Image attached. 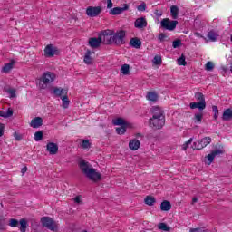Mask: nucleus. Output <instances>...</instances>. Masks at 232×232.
I'll return each instance as SVG.
<instances>
[{
  "instance_id": "a878e982",
  "label": "nucleus",
  "mask_w": 232,
  "mask_h": 232,
  "mask_svg": "<svg viewBox=\"0 0 232 232\" xmlns=\"http://www.w3.org/2000/svg\"><path fill=\"white\" fill-rule=\"evenodd\" d=\"M14 115V111L12 109H7V111H0V117H4V119H8V117H12Z\"/></svg>"
},
{
  "instance_id": "2f4dec72",
  "label": "nucleus",
  "mask_w": 232,
  "mask_h": 232,
  "mask_svg": "<svg viewBox=\"0 0 232 232\" xmlns=\"http://www.w3.org/2000/svg\"><path fill=\"white\" fill-rule=\"evenodd\" d=\"M145 204H147V206H153V204H155L156 200L154 197L151 196H147L144 199Z\"/></svg>"
},
{
  "instance_id": "3c124183",
  "label": "nucleus",
  "mask_w": 232,
  "mask_h": 232,
  "mask_svg": "<svg viewBox=\"0 0 232 232\" xmlns=\"http://www.w3.org/2000/svg\"><path fill=\"white\" fill-rule=\"evenodd\" d=\"M189 232H209V231L204 228H191Z\"/></svg>"
},
{
  "instance_id": "1a4fd4ad",
  "label": "nucleus",
  "mask_w": 232,
  "mask_h": 232,
  "mask_svg": "<svg viewBox=\"0 0 232 232\" xmlns=\"http://www.w3.org/2000/svg\"><path fill=\"white\" fill-rule=\"evenodd\" d=\"M102 12V7L101 6H89L86 9V14L88 17H98V15Z\"/></svg>"
},
{
  "instance_id": "4c0bfd02",
  "label": "nucleus",
  "mask_w": 232,
  "mask_h": 232,
  "mask_svg": "<svg viewBox=\"0 0 232 232\" xmlns=\"http://www.w3.org/2000/svg\"><path fill=\"white\" fill-rule=\"evenodd\" d=\"M43 137H44V134H43V131H41V130L36 131L34 133V140L36 142H40V140H43Z\"/></svg>"
},
{
  "instance_id": "39448f33",
  "label": "nucleus",
  "mask_w": 232,
  "mask_h": 232,
  "mask_svg": "<svg viewBox=\"0 0 232 232\" xmlns=\"http://www.w3.org/2000/svg\"><path fill=\"white\" fill-rule=\"evenodd\" d=\"M100 37H102V43H103V44H113V31H102V34H100Z\"/></svg>"
},
{
  "instance_id": "13d9d810",
  "label": "nucleus",
  "mask_w": 232,
  "mask_h": 232,
  "mask_svg": "<svg viewBox=\"0 0 232 232\" xmlns=\"http://www.w3.org/2000/svg\"><path fill=\"white\" fill-rule=\"evenodd\" d=\"M74 202H75L76 204H81V197H80V196L75 197V198H74Z\"/></svg>"
},
{
  "instance_id": "aec40b11",
  "label": "nucleus",
  "mask_w": 232,
  "mask_h": 232,
  "mask_svg": "<svg viewBox=\"0 0 232 232\" xmlns=\"http://www.w3.org/2000/svg\"><path fill=\"white\" fill-rule=\"evenodd\" d=\"M14 64H15V60H11L10 63H5L2 68V73H9L10 71L14 68Z\"/></svg>"
},
{
  "instance_id": "603ef678",
  "label": "nucleus",
  "mask_w": 232,
  "mask_h": 232,
  "mask_svg": "<svg viewBox=\"0 0 232 232\" xmlns=\"http://www.w3.org/2000/svg\"><path fill=\"white\" fill-rule=\"evenodd\" d=\"M166 37H168L166 34H160V35H159V41H160V43H163V41L166 39Z\"/></svg>"
},
{
  "instance_id": "49530a36",
  "label": "nucleus",
  "mask_w": 232,
  "mask_h": 232,
  "mask_svg": "<svg viewBox=\"0 0 232 232\" xmlns=\"http://www.w3.org/2000/svg\"><path fill=\"white\" fill-rule=\"evenodd\" d=\"M212 111L214 112V119L217 121L218 119V107L214 105L212 107Z\"/></svg>"
},
{
  "instance_id": "69168bd1",
  "label": "nucleus",
  "mask_w": 232,
  "mask_h": 232,
  "mask_svg": "<svg viewBox=\"0 0 232 232\" xmlns=\"http://www.w3.org/2000/svg\"><path fill=\"white\" fill-rule=\"evenodd\" d=\"M179 59H185L184 54H182Z\"/></svg>"
},
{
  "instance_id": "9b49d317",
  "label": "nucleus",
  "mask_w": 232,
  "mask_h": 232,
  "mask_svg": "<svg viewBox=\"0 0 232 232\" xmlns=\"http://www.w3.org/2000/svg\"><path fill=\"white\" fill-rule=\"evenodd\" d=\"M55 81V74L53 72H44L42 77V82L44 84H50L51 82H53Z\"/></svg>"
},
{
  "instance_id": "37998d69",
  "label": "nucleus",
  "mask_w": 232,
  "mask_h": 232,
  "mask_svg": "<svg viewBox=\"0 0 232 232\" xmlns=\"http://www.w3.org/2000/svg\"><path fill=\"white\" fill-rule=\"evenodd\" d=\"M6 227V220L5 219V218L0 217V230L3 231L5 229Z\"/></svg>"
},
{
  "instance_id": "f257e3e1",
  "label": "nucleus",
  "mask_w": 232,
  "mask_h": 232,
  "mask_svg": "<svg viewBox=\"0 0 232 232\" xmlns=\"http://www.w3.org/2000/svg\"><path fill=\"white\" fill-rule=\"evenodd\" d=\"M79 168L82 173H83L87 179H90V180H92L93 182H98V180H101V173L97 172V170H95V169H93L92 164H90L88 161L84 160H80Z\"/></svg>"
},
{
  "instance_id": "f704fd0d",
  "label": "nucleus",
  "mask_w": 232,
  "mask_h": 232,
  "mask_svg": "<svg viewBox=\"0 0 232 232\" xmlns=\"http://www.w3.org/2000/svg\"><path fill=\"white\" fill-rule=\"evenodd\" d=\"M195 99L198 102H206V99L204 98V94L202 92H196Z\"/></svg>"
},
{
  "instance_id": "dca6fc26",
  "label": "nucleus",
  "mask_w": 232,
  "mask_h": 232,
  "mask_svg": "<svg viewBox=\"0 0 232 232\" xmlns=\"http://www.w3.org/2000/svg\"><path fill=\"white\" fill-rule=\"evenodd\" d=\"M43 122H44L43 118L35 117L31 121L30 126L31 128H41V126L43 125Z\"/></svg>"
},
{
  "instance_id": "a211bd4d",
  "label": "nucleus",
  "mask_w": 232,
  "mask_h": 232,
  "mask_svg": "<svg viewBox=\"0 0 232 232\" xmlns=\"http://www.w3.org/2000/svg\"><path fill=\"white\" fill-rule=\"evenodd\" d=\"M190 108L191 110H196V108H198V110L202 111V110H206V102H191Z\"/></svg>"
},
{
  "instance_id": "412c9836",
  "label": "nucleus",
  "mask_w": 232,
  "mask_h": 232,
  "mask_svg": "<svg viewBox=\"0 0 232 232\" xmlns=\"http://www.w3.org/2000/svg\"><path fill=\"white\" fill-rule=\"evenodd\" d=\"M53 93L54 95H56V97H61V95H68V90L58 88V87H54L53 89Z\"/></svg>"
},
{
  "instance_id": "bb28decb",
  "label": "nucleus",
  "mask_w": 232,
  "mask_h": 232,
  "mask_svg": "<svg viewBox=\"0 0 232 232\" xmlns=\"http://www.w3.org/2000/svg\"><path fill=\"white\" fill-rule=\"evenodd\" d=\"M161 211H169L171 209V203L169 201H163L160 205Z\"/></svg>"
},
{
  "instance_id": "680f3d73",
  "label": "nucleus",
  "mask_w": 232,
  "mask_h": 232,
  "mask_svg": "<svg viewBox=\"0 0 232 232\" xmlns=\"http://www.w3.org/2000/svg\"><path fill=\"white\" fill-rule=\"evenodd\" d=\"M198 202V199L197 198H192V204H197Z\"/></svg>"
},
{
  "instance_id": "6ab92c4d",
  "label": "nucleus",
  "mask_w": 232,
  "mask_h": 232,
  "mask_svg": "<svg viewBox=\"0 0 232 232\" xmlns=\"http://www.w3.org/2000/svg\"><path fill=\"white\" fill-rule=\"evenodd\" d=\"M129 148L130 150H132V151H137V150L140 148V141L137 139L131 140L129 142Z\"/></svg>"
},
{
  "instance_id": "4d7b16f0",
  "label": "nucleus",
  "mask_w": 232,
  "mask_h": 232,
  "mask_svg": "<svg viewBox=\"0 0 232 232\" xmlns=\"http://www.w3.org/2000/svg\"><path fill=\"white\" fill-rule=\"evenodd\" d=\"M107 8H113V3L111 0H107Z\"/></svg>"
},
{
  "instance_id": "2eb2a0df",
  "label": "nucleus",
  "mask_w": 232,
  "mask_h": 232,
  "mask_svg": "<svg viewBox=\"0 0 232 232\" xmlns=\"http://www.w3.org/2000/svg\"><path fill=\"white\" fill-rule=\"evenodd\" d=\"M134 26L135 28H138V30H142V28L148 26V21H146V18L144 17H140L135 20Z\"/></svg>"
},
{
  "instance_id": "cd10ccee",
  "label": "nucleus",
  "mask_w": 232,
  "mask_h": 232,
  "mask_svg": "<svg viewBox=\"0 0 232 232\" xmlns=\"http://www.w3.org/2000/svg\"><path fill=\"white\" fill-rule=\"evenodd\" d=\"M203 117H204V114H202L201 112L196 113L193 118L195 124H201Z\"/></svg>"
},
{
  "instance_id": "0e129e2a",
  "label": "nucleus",
  "mask_w": 232,
  "mask_h": 232,
  "mask_svg": "<svg viewBox=\"0 0 232 232\" xmlns=\"http://www.w3.org/2000/svg\"><path fill=\"white\" fill-rule=\"evenodd\" d=\"M223 72H227V67H222Z\"/></svg>"
},
{
  "instance_id": "09e8293b",
  "label": "nucleus",
  "mask_w": 232,
  "mask_h": 232,
  "mask_svg": "<svg viewBox=\"0 0 232 232\" xmlns=\"http://www.w3.org/2000/svg\"><path fill=\"white\" fill-rule=\"evenodd\" d=\"M162 64V59L152 60V66H160Z\"/></svg>"
},
{
  "instance_id": "de8ad7c7",
  "label": "nucleus",
  "mask_w": 232,
  "mask_h": 232,
  "mask_svg": "<svg viewBox=\"0 0 232 232\" xmlns=\"http://www.w3.org/2000/svg\"><path fill=\"white\" fill-rule=\"evenodd\" d=\"M137 10H139V12H146V3L143 2L138 5Z\"/></svg>"
},
{
  "instance_id": "72a5a7b5",
  "label": "nucleus",
  "mask_w": 232,
  "mask_h": 232,
  "mask_svg": "<svg viewBox=\"0 0 232 232\" xmlns=\"http://www.w3.org/2000/svg\"><path fill=\"white\" fill-rule=\"evenodd\" d=\"M207 37L209 39V41L215 43V41H217V33L215 31H210L208 33Z\"/></svg>"
},
{
  "instance_id": "0eeeda50",
  "label": "nucleus",
  "mask_w": 232,
  "mask_h": 232,
  "mask_svg": "<svg viewBox=\"0 0 232 232\" xmlns=\"http://www.w3.org/2000/svg\"><path fill=\"white\" fill-rule=\"evenodd\" d=\"M166 120L164 118H150L149 121V124L151 128H155L156 130H160L162 126H164Z\"/></svg>"
},
{
  "instance_id": "7c9ffc66",
  "label": "nucleus",
  "mask_w": 232,
  "mask_h": 232,
  "mask_svg": "<svg viewBox=\"0 0 232 232\" xmlns=\"http://www.w3.org/2000/svg\"><path fill=\"white\" fill-rule=\"evenodd\" d=\"M121 73L123 75H130V64H123L121 68Z\"/></svg>"
},
{
  "instance_id": "e2e57ef3",
  "label": "nucleus",
  "mask_w": 232,
  "mask_h": 232,
  "mask_svg": "<svg viewBox=\"0 0 232 232\" xmlns=\"http://www.w3.org/2000/svg\"><path fill=\"white\" fill-rule=\"evenodd\" d=\"M153 59H162V56L157 54V55H155V56L153 57Z\"/></svg>"
},
{
  "instance_id": "c9c22d12",
  "label": "nucleus",
  "mask_w": 232,
  "mask_h": 232,
  "mask_svg": "<svg viewBox=\"0 0 232 232\" xmlns=\"http://www.w3.org/2000/svg\"><path fill=\"white\" fill-rule=\"evenodd\" d=\"M28 227V223L24 219L20 220V231L26 232V227Z\"/></svg>"
},
{
  "instance_id": "774afa93",
  "label": "nucleus",
  "mask_w": 232,
  "mask_h": 232,
  "mask_svg": "<svg viewBox=\"0 0 232 232\" xmlns=\"http://www.w3.org/2000/svg\"><path fill=\"white\" fill-rule=\"evenodd\" d=\"M16 139V140H21V138H19V137H17V138H15Z\"/></svg>"
},
{
  "instance_id": "c756f323",
  "label": "nucleus",
  "mask_w": 232,
  "mask_h": 232,
  "mask_svg": "<svg viewBox=\"0 0 232 232\" xmlns=\"http://www.w3.org/2000/svg\"><path fill=\"white\" fill-rule=\"evenodd\" d=\"M81 148L82 150H90L92 148V143H90L89 140H82Z\"/></svg>"
},
{
  "instance_id": "6e6552de",
  "label": "nucleus",
  "mask_w": 232,
  "mask_h": 232,
  "mask_svg": "<svg viewBox=\"0 0 232 232\" xmlns=\"http://www.w3.org/2000/svg\"><path fill=\"white\" fill-rule=\"evenodd\" d=\"M208 144H211V138L210 137H205L201 139L200 140L194 142L193 144V150H204Z\"/></svg>"
},
{
  "instance_id": "f03ea898",
  "label": "nucleus",
  "mask_w": 232,
  "mask_h": 232,
  "mask_svg": "<svg viewBox=\"0 0 232 232\" xmlns=\"http://www.w3.org/2000/svg\"><path fill=\"white\" fill-rule=\"evenodd\" d=\"M41 223L44 227H46L50 231H57L59 226L55 220L52 219L50 217H43L41 218Z\"/></svg>"
},
{
  "instance_id": "ea45409f",
  "label": "nucleus",
  "mask_w": 232,
  "mask_h": 232,
  "mask_svg": "<svg viewBox=\"0 0 232 232\" xmlns=\"http://www.w3.org/2000/svg\"><path fill=\"white\" fill-rule=\"evenodd\" d=\"M15 89H7L6 93H8L10 99H15L17 94L15 93Z\"/></svg>"
},
{
  "instance_id": "f8f14e48",
  "label": "nucleus",
  "mask_w": 232,
  "mask_h": 232,
  "mask_svg": "<svg viewBox=\"0 0 232 232\" xmlns=\"http://www.w3.org/2000/svg\"><path fill=\"white\" fill-rule=\"evenodd\" d=\"M46 151H48L50 155H57L59 151V145L54 142H49L46 145Z\"/></svg>"
},
{
  "instance_id": "864d4df0",
  "label": "nucleus",
  "mask_w": 232,
  "mask_h": 232,
  "mask_svg": "<svg viewBox=\"0 0 232 232\" xmlns=\"http://www.w3.org/2000/svg\"><path fill=\"white\" fill-rule=\"evenodd\" d=\"M92 52L91 51H87L85 55H84V59H92Z\"/></svg>"
},
{
  "instance_id": "4be33fe9",
  "label": "nucleus",
  "mask_w": 232,
  "mask_h": 232,
  "mask_svg": "<svg viewBox=\"0 0 232 232\" xmlns=\"http://www.w3.org/2000/svg\"><path fill=\"white\" fill-rule=\"evenodd\" d=\"M147 101H150V102H157L159 101V95L155 92H150L146 95Z\"/></svg>"
},
{
  "instance_id": "bf43d9fd",
  "label": "nucleus",
  "mask_w": 232,
  "mask_h": 232,
  "mask_svg": "<svg viewBox=\"0 0 232 232\" xmlns=\"http://www.w3.org/2000/svg\"><path fill=\"white\" fill-rule=\"evenodd\" d=\"M154 14L156 17H162V13H160L159 10H156Z\"/></svg>"
},
{
  "instance_id": "7ed1b4c3",
  "label": "nucleus",
  "mask_w": 232,
  "mask_h": 232,
  "mask_svg": "<svg viewBox=\"0 0 232 232\" xmlns=\"http://www.w3.org/2000/svg\"><path fill=\"white\" fill-rule=\"evenodd\" d=\"M112 39L114 44H125L126 41H124V39H126V31L120 30L116 33L112 31Z\"/></svg>"
},
{
  "instance_id": "338daca9",
  "label": "nucleus",
  "mask_w": 232,
  "mask_h": 232,
  "mask_svg": "<svg viewBox=\"0 0 232 232\" xmlns=\"http://www.w3.org/2000/svg\"><path fill=\"white\" fill-rule=\"evenodd\" d=\"M16 139V140H21V138H19V137H17V138H15Z\"/></svg>"
},
{
  "instance_id": "473e14b6",
  "label": "nucleus",
  "mask_w": 232,
  "mask_h": 232,
  "mask_svg": "<svg viewBox=\"0 0 232 232\" xmlns=\"http://www.w3.org/2000/svg\"><path fill=\"white\" fill-rule=\"evenodd\" d=\"M112 124H114V126H126V121H124L122 118H118L112 121Z\"/></svg>"
},
{
  "instance_id": "f3484780",
  "label": "nucleus",
  "mask_w": 232,
  "mask_h": 232,
  "mask_svg": "<svg viewBox=\"0 0 232 232\" xmlns=\"http://www.w3.org/2000/svg\"><path fill=\"white\" fill-rule=\"evenodd\" d=\"M224 152L222 151V150H213L210 154H208L207 156V159H208V165L211 164L213 162V160H215V157L217 155H222Z\"/></svg>"
},
{
  "instance_id": "e433bc0d",
  "label": "nucleus",
  "mask_w": 232,
  "mask_h": 232,
  "mask_svg": "<svg viewBox=\"0 0 232 232\" xmlns=\"http://www.w3.org/2000/svg\"><path fill=\"white\" fill-rule=\"evenodd\" d=\"M215 69V63L213 62H208L205 65V70L207 72H213Z\"/></svg>"
},
{
  "instance_id": "58836bf2",
  "label": "nucleus",
  "mask_w": 232,
  "mask_h": 232,
  "mask_svg": "<svg viewBox=\"0 0 232 232\" xmlns=\"http://www.w3.org/2000/svg\"><path fill=\"white\" fill-rule=\"evenodd\" d=\"M116 133H118V135H124L126 133V125L116 128Z\"/></svg>"
},
{
  "instance_id": "052dcab7",
  "label": "nucleus",
  "mask_w": 232,
  "mask_h": 232,
  "mask_svg": "<svg viewBox=\"0 0 232 232\" xmlns=\"http://www.w3.org/2000/svg\"><path fill=\"white\" fill-rule=\"evenodd\" d=\"M26 171H28V168L24 167V168L22 169V170H21V173H22L23 175H24V173H26Z\"/></svg>"
},
{
  "instance_id": "6e6d98bb",
  "label": "nucleus",
  "mask_w": 232,
  "mask_h": 232,
  "mask_svg": "<svg viewBox=\"0 0 232 232\" xmlns=\"http://www.w3.org/2000/svg\"><path fill=\"white\" fill-rule=\"evenodd\" d=\"M83 63H85V64H92L93 59H84Z\"/></svg>"
},
{
  "instance_id": "9d476101",
  "label": "nucleus",
  "mask_w": 232,
  "mask_h": 232,
  "mask_svg": "<svg viewBox=\"0 0 232 232\" xmlns=\"http://www.w3.org/2000/svg\"><path fill=\"white\" fill-rule=\"evenodd\" d=\"M130 9V5L125 4L123 7H114L109 11L110 15H121L123 12Z\"/></svg>"
},
{
  "instance_id": "a18cd8bd",
  "label": "nucleus",
  "mask_w": 232,
  "mask_h": 232,
  "mask_svg": "<svg viewBox=\"0 0 232 232\" xmlns=\"http://www.w3.org/2000/svg\"><path fill=\"white\" fill-rule=\"evenodd\" d=\"M182 45V41L180 39L175 40L172 43L173 48H179Z\"/></svg>"
},
{
  "instance_id": "c03bdc74",
  "label": "nucleus",
  "mask_w": 232,
  "mask_h": 232,
  "mask_svg": "<svg viewBox=\"0 0 232 232\" xmlns=\"http://www.w3.org/2000/svg\"><path fill=\"white\" fill-rule=\"evenodd\" d=\"M9 226L11 227H17V226H19V221L17 219L11 218L9 221Z\"/></svg>"
},
{
  "instance_id": "b1692460",
  "label": "nucleus",
  "mask_w": 232,
  "mask_h": 232,
  "mask_svg": "<svg viewBox=\"0 0 232 232\" xmlns=\"http://www.w3.org/2000/svg\"><path fill=\"white\" fill-rule=\"evenodd\" d=\"M222 119H223V121H231V119H232V110L231 109H226L223 112Z\"/></svg>"
},
{
  "instance_id": "393cba45",
  "label": "nucleus",
  "mask_w": 232,
  "mask_h": 232,
  "mask_svg": "<svg viewBox=\"0 0 232 232\" xmlns=\"http://www.w3.org/2000/svg\"><path fill=\"white\" fill-rule=\"evenodd\" d=\"M179 12V6L172 5L170 7V15L172 16L173 19H178Z\"/></svg>"
},
{
  "instance_id": "79ce46f5",
  "label": "nucleus",
  "mask_w": 232,
  "mask_h": 232,
  "mask_svg": "<svg viewBox=\"0 0 232 232\" xmlns=\"http://www.w3.org/2000/svg\"><path fill=\"white\" fill-rule=\"evenodd\" d=\"M193 142V138H190L188 141H186L183 145H182V150L183 151H186V150H188V148H189L190 144Z\"/></svg>"
},
{
  "instance_id": "8fccbe9b",
  "label": "nucleus",
  "mask_w": 232,
  "mask_h": 232,
  "mask_svg": "<svg viewBox=\"0 0 232 232\" xmlns=\"http://www.w3.org/2000/svg\"><path fill=\"white\" fill-rule=\"evenodd\" d=\"M177 63L179 64V66H186L188 64L186 59H178Z\"/></svg>"
},
{
  "instance_id": "5701e85b",
  "label": "nucleus",
  "mask_w": 232,
  "mask_h": 232,
  "mask_svg": "<svg viewBox=\"0 0 232 232\" xmlns=\"http://www.w3.org/2000/svg\"><path fill=\"white\" fill-rule=\"evenodd\" d=\"M130 46H132V48H136L139 49L140 48V46H142V42L140 41V39L134 37L130 39Z\"/></svg>"
},
{
  "instance_id": "a19ab883",
  "label": "nucleus",
  "mask_w": 232,
  "mask_h": 232,
  "mask_svg": "<svg viewBox=\"0 0 232 232\" xmlns=\"http://www.w3.org/2000/svg\"><path fill=\"white\" fill-rule=\"evenodd\" d=\"M158 229H160V231H169L170 228L166 223H160L158 225Z\"/></svg>"
},
{
  "instance_id": "c85d7f7f",
  "label": "nucleus",
  "mask_w": 232,
  "mask_h": 232,
  "mask_svg": "<svg viewBox=\"0 0 232 232\" xmlns=\"http://www.w3.org/2000/svg\"><path fill=\"white\" fill-rule=\"evenodd\" d=\"M62 106L64 110L68 109V106H70V100L66 94L62 97Z\"/></svg>"
},
{
  "instance_id": "4468645a",
  "label": "nucleus",
  "mask_w": 232,
  "mask_h": 232,
  "mask_svg": "<svg viewBox=\"0 0 232 232\" xmlns=\"http://www.w3.org/2000/svg\"><path fill=\"white\" fill-rule=\"evenodd\" d=\"M102 43V37L100 35L98 36V38L92 37L89 39V46H91V48H99Z\"/></svg>"
},
{
  "instance_id": "ddd939ff",
  "label": "nucleus",
  "mask_w": 232,
  "mask_h": 232,
  "mask_svg": "<svg viewBox=\"0 0 232 232\" xmlns=\"http://www.w3.org/2000/svg\"><path fill=\"white\" fill-rule=\"evenodd\" d=\"M150 111L151 118L164 119V111L160 107H152Z\"/></svg>"
},
{
  "instance_id": "5fc2aeb1",
  "label": "nucleus",
  "mask_w": 232,
  "mask_h": 232,
  "mask_svg": "<svg viewBox=\"0 0 232 232\" xmlns=\"http://www.w3.org/2000/svg\"><path fill=\"white\" fill-rule=\"evenodd\" d=\"M5 130V124L0 123V137H3Z\"/></svg>"
},
{
  "instance_id": "20e7f679",
  "label": "nucleus",
  "mask_w": 232,
  "mask_h": 232,
  "mask_svg": "<svg viewBox=\"0 0 232 232\" xmlns=\"http://www.w3.org/2000/svg\"><path fill=\"white\" fill-rule=\"evenodd\" d=\"M161 28H164V30H169V32H173L175 28H177V24H179V22L177 20L170 21L169 18H164L160 22Z\"/></svg>"
},
{
  "instance_id": "423d86ee",
  "label": "nucleus",
  "mask_w": 232,
  "mask_h": 232,
  "mask_svg": "<svg viewBox=\"0 0 232 232\" xmlns=\"http://www.w3.org/2000/svg\"><path fill=\"white\" fill-rule=\"evenodd\" d=\"M61 53V49L57 46H53V44H49L44 49L45 57H55V55H59Z\"/></svg>"
}]
</instances>
